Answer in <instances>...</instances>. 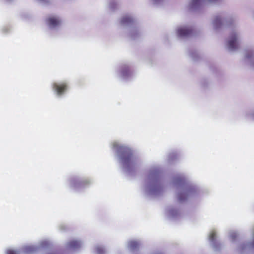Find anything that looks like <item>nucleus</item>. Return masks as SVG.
Returning a JSON list of instances; mask_svg holds the SVG:
<instances>
[{"instance_id":"4be33fe9","label":"nucleus","mask_w":254,"mask_h":254,"mask_svg":"<svg viewBox=\"0 0 254 254\" xmlns=\"http://www.w3.org/2000/svg\"><path fill=\"white\" fill-rule=\"evenodd\" d=\"M237 235V233L235 231H231L229 233V237L232 242L235 241Z\"/></svg>"},{"instance_id":"7ed1b4c3","label":"nucleus","mask_w":254,"mask_h":254,"mask_svg":"<svg viewBox=\"0 0 254 254\" xmlns=\"http://www.w3.org/2000/svg\"><path fill=\"white\" fill-rule=\"evenodd\" d=\"M213 29L218 31L224 28L232 26L230 35L226 41V48L231 52L237 50L240 45L241 35L240 32L234 25L233 18L231 16H226L224 14L216 15L212 22Z\"/></svg>"},{"instance_id":"393cba45","label":"nucleus","mask_w":254,"mask_h":254,"mask_svg":"<svg viewBox=\"0 0 254 254\" xmlns=\"http://www.w3.org/2000/svg\"><path fill=\"white\" fill-rule=\"evenodd\" d=\"M47 254H62L61 253L58 252V251H56V252L51 251V252H48L47 253Z\"/></svg>"},{"instance_id":"20e7f679","label":"nucleus","mask_w":254,"mask_h":254,"mask_svg":"<svg viewBox=\"0 0 254 254\" xmlns=\"http://www.w3.org/2000/svg\"><path fill=\"white\" fill-rule=\"evenodd\" d=\"M172 183L176 190L177 199L181 203L200 193V190L198 187L189 182L183 174L176 175Z\"/></svg>"},{"instance_id":"a878e982","label":"nucleus","mask_w":254,"mask_h":254,"mask_svg":"<svg viewBox=\"0 0 254 254\" xmlns=\"http://www.w3.org/2000/svg\"><path fill=\"white\" fill-rule=\"evenodd\" d=\"M190 56L191 57L194 59V60H196L195 59V56H193V54L192 53H190Z\"/></svg>"},{"instance_id":"5701e85b","label":"nucleus","mask_w":254,"mask_h":254,"mask_svg":"<svg viewBox=\"0 0 254 254\" xmlns=\"http://www.w3.org/2000/svg\"><path fill=\"white\" fill-rule=\"evenodd\" d=\"M151 1L156 5H159L162 3L164 0H151Z\"/></svg>"},{"instance_id":"cd10ccee","label":"nucleus","mask_w":254,"mask_h":254,"mask_svg":"<svg viewBox=\"0 0 254 254\" xmlns=\"http://www.w3.org/2000/svg\"><path fill=\"white\" fill-rule=\"evenodd\" d=\"M163 254L160 253H156V254Z\"/></svg>"},{"instance_id":"39448f33","label":"nucleus","mask_w":254,"mask_h":254,"mask_svg":"<svg viewBox=\"0 0 254 254\" xmlns=\"http://www.w3.org/2000/svg\"><path fill=\"white\" fill-rule=\"evenodd\" d=\"M51 243L48 240L42 241L38 246L35 245H27L24 246L21 251H17L12 249H9L6 250V254H20L22 252L24 254H34L42 249L49 248Z\"/></svg>"},{"instance_id":"f03ea898","label":"nucleus","mask_w":254,"mask_h":254,"mask_svg":"<svg viewBox=\"0 0 254 254\" xmlns=\"http://www.w3.org/2000/svg\"><path fill=\"white\" fill-rule=\"evenodd\" d=\"M112 149L116 153L124 172L128 175H133L141 164L140 159L133 154L129 147L119 141L113 142Z\"/></svg>"},{"instance_id":"c85d7f7f","label":"nucleus","mask_w":254,"mask_h":254,"mask_svg":"<svg viewBox=\"0 0 254 254\" xmlns=\"http://www.w3.org/2000/svg\"><path fill=\"white\" fill-rule=\"evenodd\" d=\"M7 1H10L11 0H5Z\"/></svg>"},{"instance_id":"dca6fc26","label":"nucleus","mask_w":254,"mask_h":254,"mask_svg":"<svg viewBox=\"0 0 254 254\" xmlns=\"http://www.w3.org/2000/svg\"><path fill=\"white\" fill-rule=\"evenodd\" d=\"M209 240L212 247L215 250H218L220 248V244L216 240V234L214 230L212 231L209 235Z\"/></svg>"},{"instance_id":"f8f14e48","label":"nucleus","mask_w":254,"mask_h":254,"mask_svg":"<svg viewBox=\"0 0 254 254\" xmlns=\"http://www.w3.org/2000/svg\"><path fill=\"white\" fill-rule=\"evenodd\" d=\"M177 33L179 37L185 38L190 36L193 33V29L190 26H182L177 29Z\"/></svg>"},{"instance_id":"4468645a","label":"nucleus","mask_w":254,"mask_h":254,"mask_svg":"<svg viewBox=\"0 0 254 254\" xmlns=\"http://www.w3.org/2000/svg\"><path fill=\"white\" fill-rule=\"evenodd\" d=\"M83 244L81 241L77 240H72L69 241L66 245V249L71 251H76L79 250L82 246Z\"/></svg>"},{"instance_id":"f3484780","label":"nucleus","mask_w":254,"mask_h":254,"mask_svg":"<svg viewBox=\"0 0 254 254\" xmlns=\"http://www.w3.org/2000/svg\"><path fill=\"white\" fill-rule=\"evenodd\" d=\"M240 248L242 251H248L254 252V236L252 243H244Z\"/></svg>"},{"instance_id":"f257e3e1","label":"nucleus","mask_w":254,"mask_h":254,"mask_svg":"<svg viewBox=\"0 0 254 254\" xmlns=\"http://www.w3.org/2000/svg\"><path fill=\"white\" fill-rule=\"evenodd\" d=\"M162 174V168L158 165L151 166L147 171L141 187L142 191L146 196L153 198L163 194L165 187Z\"/></svg>"},{"instance_id":"b1692460","label":"nucleus","mask_w":254,"mask_h":254,"mask_svg":"<svg viewBox=\"0 0 254 254\" xmlns=\"http://www.w3.org/2000/svg\"><path fill=\"white\" fill-rule=\"evenodd\" d=\"M60 229L62 231H65L66 229H67V227L66 225H65L64 224H61L60 227Z\"/></svg>"},{"instance_id":"6e6552de","label":"nucleus","mask_w":254,"mask_h":254,"mask_svg":"<svg viewBox=\"0 0 254 254\" xmlns=\"http://www.w3.org/2000/svg\"><path fill=\"white\" fill-rule=\"evenodd\" d=\"M221 0H191L189 4V9L190 11L199 10L203 5L216 4Z\"/></svg>"},{"instance_id":"6ab92c4d","label":"nucleus","mask_w":254,"mask_h":254,"mask_svg":"<svg viewBox=\"0 0 254 254\" xmlns=\"http://www.w3.org/2000/svg\"><path fill=\"white\" fill-rule=\"evenodd\" d=\"M94 253L95 254H107V251L103 246L97 245L95 248Z\"/></svg>"},{"instance_id":"9d476101","label":"nucleus","mask_w":254,"mask_h":254,"mask_svg":"<svg viewBox=\"0 0 254 254\" xmlns=\"http://www.w3.org/2000/svg\"><path fill=\"white\" fill-rule=\"evenodd\" d=\"M165 215L167 218L173 220L178 219L181 217V212L176 206L173 205L169 206L166 208Z\"/></svg>"},{"instance_id":"1a4fd4ad","label":"nucleus","mask_w":254,"mask_h":254,"mask_svg":"<svg viewBox=\"0 0 254 254\" xmlns=\"http://www.w3.org/2000/svg\"><path fill=\"white\" fill-rule=\"evenodd\" d=\"M118 76L122 79L127 80L132 78L133 72L127 64L121 65L118 69Z\"/></svg>"},{"instance_id":"423d86ee","label":"nucleus","mask_w":254,"mask_h":254,"mask_svg":"<svg viewBox=\"0 0 254 254\" xmlns=\"http://www.w3.org/2000/svg\"><path fill=\"white\" fill-rule=\"evenodd\" d=\"M120 24L124 27H129L130 29L129 36L132 39H135L139 32L135 26L134 19L129 15L123 16L120 20Z\"/></svg>"},{"instance_id":"ddd939ff","label":"nucleus","mask_w":254,"mask_h":254,"mask_svg":"<svg viewBox=\"0 0 254 254\" xmlns=\"http://www.w3.org/2000/svg\"><path fill=\"white\" fill-rule=\"evenodd\" d=\"M47 23L51 29H54L59 27L61 23V20L58 16H52L47 19Z\"/></svg>"},{"instance_id":"9b49d317","label":"nucleus","mask_w":254,"mask_h":254,"mask_svg":"<svg viewBox=\"0 0 254 254\" xmlns=\"http://www.w3.org/2000/svg\"><path fill=\"white\" fill-rule=\"evenodd\" d=\"M52 88L56 95L60 97L65 93L67 85L64 82H56L52 84Z\"/></svg>"},{"instance_id":"0eeeda50","label":"nucleus","mask_w":254,"mask_h":254,"mask_svg":"<svg viewBox=\"0 0 254 254\" xmlns=\"http://www.w3.org/2000/svg\"><path fill=\"white\" fill-rule=\"evenodd\" d=\"M91 184V181L87 179L81 178L78 176H73L68 180L69 187L75 190H80L85 188Z\"/></svg>"},{"instance_id":"aec40b11","label":"nucleus","mask_w":254,"mask_h":254,"mask_svg":"<svg viewBox=\"0 0 254 254\" xmlns=\"http://www.w3.org/2000/svg\"><path fill=\"white\" fill-rule=\"evenodd\" d=\"M178 157V154L176 152H172L168 155V162L169 163L173 162Z\"/></svg>"},{"instance_id":"bb28decb","label":"nucleus","mask_w":254,"mask_h":254,"mask_svg":"<svg viewBox=\"0 0 254 254\" xmlns=\"http://www.w3.org/2000/svg\"><path fill=\"white\" fill-rule=\"evenodd\" d=\"M251 117L253 120H254V112L252 115H251Z\"/></svg>"},{"instance_id":"412c9836","label":"nucleus","mask_w":254,"mask_h":254,"mask_svg":"<svg viewBox=\"0 0 254 254\" xmlns=\"http://www.w3.org/2000/svg\"><path fill=\"white\" fill-rule=\"evenodd\" d=\"M118 2L116 0H111L109 2V8L111 10H114L118 6Z\"/></svg>"},{"instance_id":"a211bd4d","label":"nucleus","mask_w":254,"mask_h":254,"mask_svg":"<svg viewBox=\"0 0 254 254\" xmlns=\"http://www.w3.org/2000/svg\"><path fill=\"white\" fill-rule=\"evenodd\" d=\"M140 245V243L139 241L132 240L128 242L127 248L130 251L134 252L138 249Z\"/></svg>"},{"instance_id":"2eb2a0df","label":"nucleus","mask_w":254,"mask_h":254,"mask_svg":"<svg viewBox=\"0 0 254 254\" xmlns=\"http://www.w3.org/2000/svg\"><path fill=\"white\" fill-rule=\"evenodd\" d=\"M245 60L248 64L254 68V49H250L246 51Z\"/></svg>"}]
</instances>
